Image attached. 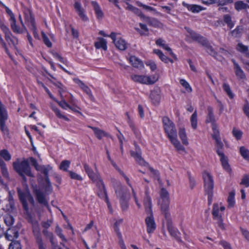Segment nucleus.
<instances>
[{"instance_id": "f257e3e1", "label": "nucleus", "mask_w": 249, "mask_h": 249, "mask_svg": "<svg viewBox=\"0 0 249 249\" xmlns=\"http://www.w3.org/2000/svg\"><path fill=\"white\" fill-rule=\"evenodd\" d=\"M162 122L165 132L172 144L177 150L184 151V147L178 139L177 131L174 124L167 117L163 118Z\"/></svg>"}, {"instance_id": "f03ea898", "label": "nucleus", "mask_w": 249, "mask_h": 249, "mask_svg": "<svg viewBox=\"0 0 249 249\" xmlns=\"http://www.w3.org/2000/svg\"><path fill=\"white\" fill-rule=\"evenodd\" d=\"M14 169L23 177L25 181H26L25 175L33 177L34 175L31 171V168L29 165V162L26 160L19 161L18 160L13 163Z\"/></svg>"}, {"instance_id": "7ed1b4c3", "label": "nucleus", "mask_w": 249, "mask_h": 249, "mask_svg": "<svg viewBox=\"0 0 249 249\" xmlns=\"http://www.w3.org/2000/svg\"><path fill=\"white\" fill-rule=\"evenodd\" d=\"M60 96L61 100L60 102H57V104L59 106L63 109L66 110L67 108H69L71 111L77 112L79 114L82 115V113L79 111L80 107L76 105L77 100L74 97L72 94L70 93V97L69 99V104L66 102L64 98V97L60 93Z\"/></svg>"}, {"instance_id": "20e7f679", "label": "nucleus", "mask_w": 249, "mask_h": 249, "mask_svg": "<svg viewBox=\"0 0 249 249\" xmlns=\"http://www.w3.org/2000/svg\"><path fill=\"white\" fill-rule=\"evenodd\" d=\"M225 210V207L222 203H216L213 205L212 212L214 219L217 221L218 226L223 230L225 229L222 218L223 213Z\"/></svg>"}, {"instance_id": "39448f33", "label": "nucleus", "mask_w": 249, "mask_h": 249, "mask_svg": "<svg viewBox=\"0 0 249 249\" xmlns=\"http://www.w3.org/2000/svg\"><path fill=\"white\" fill-rule=\"evenodd\" d=\"M131 79L135 82L145 85H152L156 83L158 79L157 74L152 75L133 74L131 76Z\"/></svg>"}, {"instance_id": "423d86ee", "label": "nucleus", "mask_w": 249, "mask_h": 249, "mask_svg": "<svg viewBox=\"0 0 249 249\" xmlns=\"http://www.w3.org/2000/svg\"><path fill=\"white\" fill-rule=\"evenodd\" d=\"M203 178L204 179L205 191L208 195L209 203L211 204L213 199V180L211 175L207 172H204Z\"/></svg>"}, {"instance_id": "0eeeda50", "label": "nucleus", "mask_w": 249, "mask_h": 249, "mask_svg": "<svg viewBox=\"0 0 249 249\" xmlns=\"http://www.w3.org/2000/svg\"><path fill=\"white\" fill-rule=\"evenodd\" d=\"M18 195L20 201L21 202L24 209L26 211L28 210V203L32 205L34 204V199L30 193L29 190L26 188L25 191H23L20 189L18 190Z\"/></svg>"}, {"instance_id": "6e6552de", "label": "nucleus", "mask_w": 249, "mask_h": 249, "mask_svg": "<svg viewBox=\"0 0 249 249\" xmlns=\"http://www.w3.org/2000/svg\"><path fill=\"white\" fill-rule=\"evenodd\" d=\"M24 18L28 24V26L32 30L34 37L36 39H39V36L37 31L35 19L32 17L30 9L26 8L24 11Z\"/></svg>"}, {"instance_id": "1a4fd4ad", "label": "nucleus", "mask_w": 249, "mask_h": 249, "mask_svg": "<svg viewBox=\"0 0 249 249\" xmlns=\"http://www.w3.org/2000/svg\"><path fill=\"white\" fill-rule=\"evenodd\" d=\"M118 35V34L112 32L109 35V37L112 39L116 48L120 51H124L127 48L128 44L124 38Z\"/></svg>"}, {"instance_id": "9d476101", "label": "nucleus", "mask_w": 249, "mask_h": 249, "mask_svg": "<svg viewBox=\"0 0 249 249\" xmlns=\"http://www.w3.org/2000/svg\"><path fill=\"white\" fill-rule=\"evenodd\" d=\"M29 161L33 166L35 167L36 169L38 171L40 172L42 174L44 175L46 177V180L47 182L48 183L49 186L50 185V181L49 180L48 175V173L50 171H51L52 169V167L49 165H39L36 160L33 158H30Z\"/></svg>"}, {"instance_id": "9b49d317", "label": "nucleus", "mask_w": 249, "mask_h": 249, "mask_svg": "<svg viewBox=\"0 0 249 249\" xmlns=\"http://www.w3.org/2000/svg\"><path fill=\"white\" fill-rule=\"evenodd\" d=\"M149 188L148 186L145 187L144 197L143 200V204L146 214L153 213L152 211V198L149 195Z\"/></svg>"}, {"instance_id": "f8f14e48", "label": "nucleus", "mask_w": 249, "mask_h": 249, "mask_svg": "<svg viewBox=\"0 0 249 249\" xmlns=\"http://www.w3.org/2000/svg\"><path fill=\"white\" fill-rule=\"evenodd\" d=\"M33 232L36 237V241L38 249H46L41 236L40 230L38 224L35 222L33 224Z\"/></svg>"}, {"instance_id": "ddd939ff", "label": "nucleus", "mask_w": 249, "mask_h": 249, "mask_svg": "<svg viewBox=\"0 0 249 249\" xmlns=\"http://www.w3.org/2000/svg\"><path fill=\"white\" fill-rule=\"evenodd\" d=\"M222 148L217 149L216 150L217 154L219 156L220 160L223 168L228 173L231 174L232 170L229 163V159L228 157L225 155L224 153L222 151Z\"/></svg>"}, {"instance_id": "4468645a", "label": "nucleus", "mask_w": 249, "mask_h": 249, "mask_svg": "<svg viewBox=\"0 0 249 249\" xmlns=\"http://www.w3.org/2000/svg\"><path fill=\"white\" fill-rule=\"evenodd\" d=\"M116 195L120 198L121 205L123 210H126L127 208V202L124 200L126 197V194L124 192V189L119 184L118 186L115 188Z\"/></svg>"}, {"instance_id": "2eb2a0df", "label": "nucleus", "mask_w": 249, "mask_h": 249, "mask_svg": "<svg viewBox=\"0 0 249 249\" xmlns=\"http://www.w3.org/2000/svg\"><path fill=\"white\" fill-rule=\"evenodd\" d=\"M145 219L147 232L149 234L153 233L156 228V224L153 216V213L147 214Z\"/></svg>"}, {"instance_id": "dca6fc26", "label": "nucleus", "mask_w": 249, "mask_h": 249, "mask_svg": "<svg viewBox=\"0 0 249 249\" xmlns=\"http://www.w3.org/2000/svg\"><path fill=\"white\" fill-rule=\"evenodd\" d=\"M158 205L160 206L161 213L166 219H169L170 217L169 213L170 200H159Z\"/></svg>"}, {"instance_id": "f3484780", "label": "nucleus", "mask_w": 249, "mask_h": 249, "mask_svg": "<svg viewBox=\"0 0 249 249\" xmlns=\"http://www.w3.org/2000/svg\"><path fill=\"white\" fill-rule=\"evenodd\" d=\"M7 119V113L4 106L0 102V126L1 131L6 133L7 127L5 125V121Z\"/></svg>"}, {"instance_id": "a211bd4d", "label": "nucleus", "mask_w": 249, "mask_h": 249, "mask_svg": "<svg viewBox=\"0 0 249 249\" xmlns=\"http://www.w3.org/2000/svg\"><path fill=\"white\" fill-rule=\"evenodd\" d=\"M85 172L87 174L88 177L94 182H98L102 179L98 173H95L89 166L85 163L83 164Z\"/></svg>"}, {"instance_id": "6ab92c4d", "label": "nucleus", "mask_w": 249, "mask_h": 249, "mask_svg": "<svg viewBox=\"0 0 249 249\" xmlns=\"http://www.w3.org/2000/svg\"><path fill=\"white\" fill-rule=\"evenodd\" d=\"M185 29L187 32V37H189L193 40L198 41L202 45H204L206 42V39L204 37L200 36L189 28L185 27Z\"/></svg>"}, {"instance_id": "aec40b11", "label": "nucleus", "mask_w": 249, "mask_h": 249, "mask_svg": "<svg viewBox=\"0 0 249 249\" xmlns=\"http://www.w3.org/2000/svg\"><path fill=\"white\" fill-rule=\"evenodd\" d=\"M123 220L120 219L116 221L114 224V230L117 234L118 238H119V244L122 249H126V246L124 244V242L123 239V236L121 232H120L118 226L122 222Z\"/></svg>"}, {"instance_id": "412c9836", "label": "nucleus", "mask_w": 249, "mask_h": 249, "mask_svg": "<svg viewBox=\"0 0 249 249\" xmlns=\"http://www.w3.org/2000/svg\"><path fill=\"white\" fill-rule=\"evenodd\" d=\"M98 187L97 194L98 196L102 199L107 200V196L106 191L105 188V185L102 179L95 182Z\"/></svg>"}, {"instance_id": "4be33fe9", "label": "nucleus", "mask_w": 249, "mask_h": 249, "mask_svg": "<svg viewBox=\"0 0 249 249\" xmlns=\"http://www.w3.org/2000/svg\"><path fill=\"white\" fill-rule=\"evenodd\" d=\"M34 193L36 196L37 200L39 203L48 206V202L45 198V195L39 189L34 187Z\"/></svg>"}, {"instance_id": "5701e85b", "label": "nucleus", "mask_w": 249, "mask_h": 249, "mask_svg": "<svg viewBox=\"0 0 249 249\" xmlns=\"http://www.w3.org/2000/svg\"><path fill=\"white\" fill-rule=\"evenodd\" d=\"M42 232L46 238L50 240L53 249H61L57 245L56 242L54 240L53 234L52 232L46 229H44Z\"/></svg>"}, {"instance_id": "b1692460", "label": "nucleus", "mask_w": 249, "mask_h": 249, "mask_svg": "<svg viewBox=\"0 0 249 249\" xmlns=\"http://www.w3.org/2000/svg\"><path fill=\"white\" fill-rule=\"evenodd\" d=\"M7 12L10 16L11 27L15 33L21 32V30H18V26L16 24V20L12 12L10 9L7 10Z\"/></svg>"}, {"instance_id": "393cba45", "label": "nucleus", "mask_w": 249, "mask_h": 249, "mask_svg": "<svg viewBox=\"0 0 249 249\" xmlns=\"http://www.w3.org/2000/svg\"><path fill=\"white\" fill-rule=\"evenodd\" d=\"M213 137L215 140L216 142V148H222L223 146V144L222 142L221 141V139L219 137V134L218 130L216 129L215 126L213 125Z\"/></svg>"}, {"instance_id": "a878e982", "label": "nucleus", "mask_w": 249, "mask_h": 249, "mask_svg": "<svg viewBox=\"0 0 249 249\" xmlns=\"http://www.w3.org/2000/svg\"><path fill=\"white\" fill-rule=\"evenodd\" d=\"M5 236L8 240L12 241L18 237V232L17 229L15 227L9 228L7 231Z\"/></svg>"}, {"instance_id": "bb28decb", "label": "nucleus", "mask_w": 249, "mask_h": 249, "mask_svg": "<svg viewBox=\"0 0 249 249\" xmlns=\"http://www.w3.org/2000/svg\"><path fill=\"white\" fill-rule=\"evenodd\" d=\"M74 7L80 18L84 21H87L88 18L85 14L84 10L82 7L81 4L78 2H75Z\"/></svg>"}, {"instance_id": "cd10ccee", "label": "nucleus", "mask_w": 249, "mask_h": 249, "mask_svg": "<svg viewBox=\"0 0 249 249\" xmlns=\"http://www.w3.org/2000/svg\"><path fill=\"white\" fill-rule=\"evenodd\" d=\"M178 135L183 144L187 146L189 144L186 130L184 127H179L178 129Z\"/></svg>"}, {"instance_id": "c85d7f7f", "label": "nucleus", "mask_w": 249, "mask_h": 249, "mask_svg": "<svg viewBox=\"0 0 249 249\" xmlns=\"http://www.w3.org/2000/svg\"><path fill=\"white\" fill-rule=\"evenodd\" d=\"M129 62L135 68L141 69L144 66L142 62L139 58L135 56H131L129 59Z\"/></svg>"}, {"instance_id": "c756f323", "label": "nucleus", "mask_w": 249, "mask_h": 249, "mask_svg": "<svg viewBox=\"0 0 249 249\" xmlns=\"http://www.w3.org/2000/svg\"><path fill=\"white\" fill-rule=\"evenodd\" d=\"M143 20L149 23V24L155 27H162V24L158 19L154 18H150L144 16V18H142Z\"/></svg>"}, {"instance_id": "7c9ffc66", "label": "nucleus", "mask_w": 249, "mask_h": 249, "mask_svg": "<svg viewBox=\"0 0 249 249\" xmlns=\"http://www.w3.org/2000/svg\"><path fill=\"white\" fill-rule=\"evenodd\" d=\"M94 45L97 49L101 48L104 51H106L107 48V40L102 37H98L97 41L95 42Z\"/></svg>"}, {"instance_id": "2f4dec72", "label": "nucleus", "mask_w": 249, "mask_h": 249, "mask_svg": "<svg viewBox=\"0 0 249 249\" xmlns=\"http://www.w3.org/2000/svg\"><path fill=\"white\" fill-rule=\"evenodd\" d=\"M160 90L158 89H154L151 91L150 98L152 102L155 104H158L160 101Z\"/></svg>"}, {"instance_id": "473e14b6", "label": "nucleus", "mask_w": 249, "mask_h": 249, "mask_svg": "<svg viewBox=\"0 0 249 249\" xmlns=\"http://www.w3.org/2000/svg\"><path fill=\"white\" fill-rule=\"evenodd\" d=\"M90 128L92 129L94 131V134L99 139H101L104 137H107L108 136V133L104 131L103 130L95 127L90 126Z\"/></svg>"}, {"instance_id": "72a5a7b5", "label": "nucleus", "mask_w": 249, "mask_h": 249, "mask_svg": "<svg viewBox=\"0 0 249 249\" xmlns=\"http://www.w3.org/2000/svg\"><path fill=\"white\" fill-rule=\"evenodd\" d=\"M157 45L161 47L165 50L168 51L170 54L174 57H176L175 54L172 52L171 49L164 43V41L161 38L157 39L156 41Z\"/></svg>"}, {"instance_id": "f704fd0d", "label": "nucleus", "mask_w": 249, "mask_h": 249, "mask_svg": "<svg viewBox=\"0 0 249 249\" xmlns=\"http://www.w3.org/2000/svg\"><path fill=\"white\" fill-rule=\"evenodd\" d=\"M236 49L237 51L245 54L247 56L249 57V47L243 44L242 42H238Z\"/></svg>"}, {"instance_id": "c9c22d12", "label": "nucleus", "mask_w": 249, "mask_h": 249, "mask_svg": "<svg viewBox=\"0 0 249 249\" xmlns=\"http://www.w3.org/2000/svg\"><path fill=\"white\" fill-rule=\"evenodd\" d=\"M131 155L136 159L137 161L140 164L143 166L146 165V162L143 160V159L141 157V152L140 151V150H138L136 153L133 151L131 152Z\"/></svg>"}, {"instance_id": "e433bc0d", "label": "nucleus", "mask_w": 249, "mask_h": 249, "mask_svg": "<svg viewBox=\"0 0 249 249\" xmlns=\"http://www.w3.org/2000/svg\"><path fill=\"white\" fill-rule=\"evenodd\" d=\"M232 62L234 64V68L236 76L240 79L245 78V74L238 64L233 60Z\"/></svg>"}, {"instance_id": "4c0bfd02", "label": "nucleus", "mask_w": 249, "mask_h": 249, "mask_svg": "<svg viewBox=\"0 0 249 249\" xmlns=\"http://www.w3.org/2000/svg\"><path fill=\"white\" fill-rule=\"evenodd\" d=\"M15 209L14 200L12 197L10 196L4 209L8 212L11 213L14 212Z\"/></svg>"}, {"instance_id": "58836bf2", "label": "nucleus", "mask_w": 249, "mask_h": 249, "mask_svg": "<svg viewBox=\"0 0 249 249\" xmlns=\"http://www.w3.org/2000/svg\"><path fill=\"white\" fill-rule=\"evenodd\" d=\"M187 9L193 13H198L201 11L205 10V8L196 4H185Z\"/></svg>"}, {"instance_id": "ea45409f", "label": "nucleus", "mask_w": 249, "mask_h": 249, "mask_svg": "<svg viewBox=\"0 0 249 249\" xmlns=\"http://www.w3.org/2000/svg\"><path fill=\"white\" fill-rule=\"evenodd\" d=\"M166 219L167 221V226L169 232H170L171 236L174 237H177L178 236V232L177 230L172 226V223L170 220V218Z\"/></svg>"}, {"instance_id": "a19ab883", "label": "nucleus", "mask_w": 249, "mask_h": 249, "mask_svg": "<svg viewBox=\"0 0 249 249\" xmlns=\"http://www.w3.org/2000/svg\"><path fill=\"white\" fill-rule=\"evenodd\" d=\"M190 122L192 128L196 129L197 127V113L196 110L191 115Z\"/></svg>"}, {"instance_id": "79ce46f5", "label": "nucleus", "mask_w": 249, "mask_h": 249, "mask_svg": "<svg viewBox=\"0 0 249 249\" xmlns=\"http://www.w3.org/2000/svg\"><path fill=\"white\" fill-rule=\"evenodd\" d=\"M239 152L241 156L246 160L249 161V150L245 146L239 148Z\"/></svg>"}, {"instance_id": "37998d69", "label": "nucleus", "mask_w": 249, "mask_h": 249, "mask_svg": "<svg viewBox=\"0 0 249 249\" xmlns=\"http://www.w3.org/2000/svg\"><path fill=\"white\" fill-rule=\"evenodd\" d=\"M51 108L52 110L55 113L56 116L61 119H63L67 121H69V119L66 116L64 115L61 112V111L56 107L52 105Z\"/></svg>"}, {"instance_id": "c03bdc74", "label": "nucleus", "mask_w": 249, "mask_h": 249, "mask_svg": "<svg viewBox=\"0 0 249 249\" xmlns=\"http://www.w3.org/2000/svg\"><path fill=\"white\" fill-rule=\"evenodd\" d=\"M208 115L207 116L206 122L207 123H214L215 121L214 116L213 115V109L212 107H208Z\"/></svg>"}, {"instance_id": "a18cd8bd", "label": "nucleus", "mask_w": 249, "mask_h": 249, "mask_svg": "<svg viewBox=\"0 0 249 249\" xmlns=\"http://www.w3.org/2000/svg\"><path fill=\"white\" fill-rule=\"evenodd\" d=\"M11 155L6 150L3 149L0 150V161H3L2 159L8 161L11 159Z\"/></svg>"}, {"instance_id": "49530a36", "label": "nucleus", "mask_w": 249, "mask_h": 249, "mask_svg": "<svg viewBox=\"0 0 249 249\" xmlns=\"http://www.w3.org/2000/svg\"><path fill=\"white\" fill-rule=\"evenodd\" d=\"M126 9L138 15L142 19L143 18H144V15L142 14L139 9L130 4H128Z\"/></svg>"}, {"instance_id": "de8ad7c7", "label": "nucleus", "mask_w": 249, "mask_h": 249, "mask_svg": "<svg viewBox=\"0 0 249 249\" xmlns=\"http://www.w3.org/2000/svg\"><path fill=\"white\" fill-rule=\"evenodd\" d=\"M5 39L10 45H12L16 47V45L18 44V39L13 36L11 34L10 35V36H8L5 37Z\"/></svg>"}, {"instance_id": "09e8293b", "label": "nucleus", "mask_w": 249, "mask_h": 249, "mask_svg": "<svg viewBox=\"0 0 249 249\" xmlns=\"http://www.w3.org/2000/svg\"><path fill=\"white\" fill-rule=\"evenodd\" d=\"M92 5L94 7L97 17L98 18H102L103 14L98 4L95 1H92Z\"/></svg>"}, {"instance_id": "8fccbe9b", "label": "nucleus", "mask_w": 249, "mask_h": 249, "mask_svg": "<svg viewBox=\"0 0 249 249\" xmlns=\"http://www.w3.org/2000/svg\"><path fill=\"white\" fill-rule=\"evenodd\" d=\"M170 200L169 193L166 190L162 188L160 191V197L159 200Z\"/></svg>"}, {"instance_id": "3c124183", "label": "nucleus", "mask_w": 249, "mask_h": 249, "mask_svg": "<svg viewBox=\"0 0 249 249\" xmlns=\"http://www.w3.org/2000/svg\"><path fill=\"white\" fill-rule=\"evenodd\" d=\"M223 20L230 28H232L234 26V24L229 15H225L223 16Z\"/></svg>"}, {"instance_id": "603ef678", "label": "nucleus", "mask_w": 249, "mask_h": 249, "mask_svg": "<svg viewBox=\"0 0 249 249\" xmlns=\"http://www.w3.org/2000/svg\"><path fill=\"white\" fill-rule=\"evenodd\" d=\"M234 196L235 193L234 192H231L229 194L228 198V207L229 208L233 207L235 204Z\"/></svg>"}, {"instance_id": "864d4df0", "label": "nucleus", "mask_w": 249, "mask_h": 249, "mask_svg": "<svg viewBox=\"0 0 249 249\" xmlns=\"http://www.w3.org/2000/svg\"><path fill=\"white\" fill-rule=\"evenodd\" d=\"M235 9L240 11L247 8L248 5L242 1H238L234 3Z\"/></svg>"}, {"instance_id": "5fc2aeb1", "label": "nucleus", "mask_w": 249, "mask_h": 249, "mask_svg": "<svg viewBox=\"0 0 249 249\" xmlns=\"http://www.w3.org/2000/svg\"><path fill=\"white\" fill-rule=\"evenodd\" d=\"M137 4L138 6L142 7L143 9H144L146 11L153 12L154 13H157V12L156 11V9L151 6L143 4L139 1L137 2Z\"/></svg>"}, {"instance_id": "6e6d98bb", "label": "nucleus", "mask_w": 249, "mask_h": 249, "mask_svg": "<svg viewBox=\"0 0 249 249\" xmlns=\"http://www.w3.org/2000/svg\"><path fill=\"white\" fill-rule=\"evenodd\" d=\"M4 220L5 224L7 226H12L14 222V219L13 217L9 214H6L4 216Z\"/></svg>"}, {"instance_id": "4d7b16f0", "label": "nucleus", "mask_w": 249, "mask_h": 249, "mask_svg": "<svg viewBox=\"0 0 249 249\" xmlns=\"http://www.w3.org/2000/svg\"><path fill=\"white\" fill-rule=\"evenodd\" d=\"M0 166L2 175L5 178H8V172L6 165L3 161H0Z\"/></svg>"}, {"instance_id": "13d9d810", "label": "nucleus", "mask_w": 249, "mask_h": 249, "mask_svg": "<svg viewBox=\"0 0 249 249\" xmlns=\"http://www.w3.org/2000/svg\"><path fill=\"white\" fill-rule=\"evenodd\" d=\"M180 84L185 89L186 91L191 92L192 89L190 84L184 79H181L179 80Z\"/></svg>"}, {"instance_id": "bf43d9fd", "label": "nucleus", "mask_w": 249, "mask_h": 249, "mask_svg": "<svg viewBox=\"0 0 249 249\" xmlns=\"http://www.w3.org/2000/svg\"><path fill=\"white\" fill-rule=\"evenodd\" d=\"M223 88L230 98L232 99L233 98L234 95L231 92L230 87L228 84L227 83H224L223 85Z\"/></svg>"}, {"instance_id": "052dcab7", "label": "nucleus", "mask_w": 249, "mask_h": 249, "mask_svg": "<svg viewBox=\"0 0 249 249\" xmlns=\"http://www.w3.org/2000/svg\"><path fill=\"white\" fill-rule=\"evenodd\" d=\"M71 162L68 160H63L59 166L60 170L67 171L70 167Z\"/></svg>"}, {"instance_id": "680f3d73", "label": "nucleus", "mask_w": 249, "mask_h": 249, "mask_svg": "<svg viewBox=\"0 0 249 249\" xmlns=\"http://www.w3.org/2000/svg\"><path fill=\"white\" fill-rule=\"evenodd\" d=\"M69 175L71 179L79 181L83 180V178L79 174L72 171H69Z\"/></svg>"}, {"instance_id": "e2e57ef3", "label": "nucleus", "mask_w": 249, "mask_h": 249, "mask_svg": "<svg viewBox=\"0 0 249 249\" xmlns=\"http://www.w3.org/2000/svg\"><path fill=\"white\" fill-rule=\"evenodd\" d=\"M55 232L56 234L63 241L66 242L67 240L65 237V236L62 233V230L61 228L58 226L57 225L56 226Z\"/></svg>"}, {"instance_id": "0e129e2a", "label": "nucleus", "mask_w": 249, "mask_h": 249, "mask_svg": "<svg viewBox=\"0 0 249 249\" xmlns=\"http://www.w3.org/2000/svg\"><path fill=\"white\" fill-rule=\"evenodd\" d=\"M240 184L245 186L246 187L249 186V174L243 175Z\"/></svg>"}, {"instance_id": "69168bd1", "label": "nucleus", "mask_w": 249, "mask_h": 249, "mask_svg": "<svg viewBox=\"0 0 249 249\" xmlns=\"http://www.w3.org/2000/svg\"><path fill=\"white\" fill-rule=\"evenodd\" d=\"M145 64L147 67H149L150 68L151 71H155L157 68V65H156L155 62L152 60H147L145 62Z\"/></svg>"}, {"instance_id": "338daca9", "label": "nucleus", "mask_w": 249, "mask_h": 249, "mask_svg": "<svg viewBox=\"0 0 249 249\" xmlns=\"http://www.w3.org/2000/svg\"><path fill=\"white\" fill-rule=\"evenodd\" d=\"M41 34L42 36L43 41L45 44L48 47H51L52 45V43L51 42L47 36L43 32H41Z\"/></svg>"}, {"instance_id": "774afa93", "label": "nucleus", "mask_w": 249, "mask_h": 249, "mask_svg": "<svg viewBox=\"0 0 249 249\" xmlns=\"http://www.w3.org/2000/svg\"><path fill=\"white\" fill-rule=\"evenodd\" d=\"M9 249H20V245L18 242H12L10 244Z\"/></svg>"}]
</instances>
